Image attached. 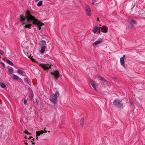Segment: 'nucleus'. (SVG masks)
Wrapping results in <instances>:
<instances>
[{
    "instance_id": "nucleus-1",
    "label": "nucleus",
    "mask_w": 145,
    "mask_h": 145,
    "mask_svg": "<svg viewBox=\"0 0 145 145\" xmlns=\"http://www.w3.org/2000/svg\"><path fill=\"white\" fill-rule=\"evenodd\" d=\"M25 16L23 14H20V19L21 22H24L25 20H27V22L30 23L31 22H33V24H37L38 26H41L44 24L39 20L36 19L35 17L32 15L30 13L29 10H27L26 12Z\"/></svg>"
},
{
    "instance_id": "nucleus-2",
    "label": "nucleus",
    "mask_w": 145,
    "mask_h": 145,
    "mask_svg": "<svg viewBox=\"0 0 145 145\" xmlns=\"http://www.w3.org/2000/svg\"><path fill=\"white\" fill-rule=\"evenodd\" d=\"M59 93L57 91L55 94L51 95L50 97V100L54 104H56L57 101V98L59 97Z\"/></svg>"
},
{
    "instance_id": "nucleus-3",
    "label": "nucleus",
    "mask_w": 145,
    "mask_h": 145,
    "mask_svg": "<svg viewBox=\"0 0 145 145\" xmlns=\"http://www.w3.org/2000/svg\"><path fill=\"white\" fill-rule=\"evenodd\" d=\"M114 105L117 106L118 108L122 107L123 104L121 103V101L118 99L115 100L113 102Z\"/></svg>"
},
{
    "instance_id": "nucleus-4",
    "label": "nucleus",
    "mask_w": 145,
    "mask_h": 145,
    "mask_svg": "<svg viewBox=\"0 0 145 145\" xmlns=\"http://www.w3.org/2000/svg\"><path fill=\"white\" fill-rule=\"evenodd\" d=\"M50 74L54 76V78L57 79L59 76V71L57 70L55 71L54 72H50Z\"/></svg>"
},
{
    "instance_id": "nucleus-5",
    "label": "nucleus",
    "mask_w": 145,
    "mask_h": 145,
    "mask_svg": "<svg viewBox=\"0 0 145 145\" xmlns=\"http://www.w3.org/2000/svg\"><path fill=\"white\" fill-rule=\"evenodd\" d=\"M49 64H39L40 66L42 67L45 70H48L49 69H51V66L52 65H49Z\"/></svg>"
},
{
    "instance_id": "nucleus-6",
    "label": "nucleus",
    "mask_w": 145,
    "mask_h": 145,
    "mask_svg": "<svg viewBox=\"0 0 145 145\" xmlns=\"http://www.w3.org/2000/svg\"><path fill=\"white\" fill-rule=\"evenodd\" d=\"M87 14L88 16H90L91 15L90 13L91 9L90 6L88 5H86L85 6Z\"/></svg>"
},
{
    "instance_id": "nucleus-7",
    "label": "nucleus",
    "mask_w": 145,
    "mask_h": 145,
    "mask_svg": "<svg viewBox=\"0 0 145 145\" xmlns=\"http://www.w3.org/2000/svg\"><path fill=\"white\" fill-rule=\"evenodd\" d=\"M100 28L101 27H99L97 26H96L94 27L93 29V32L94 33H95L96 32H98L99 33H100Z\"/></svg>"
},
{
    "instance_id": "nucleus-8",
    "label": "nucleus",
    "mask_w": 145,
    "mask_h": 145,
    "mask_svg": "<svg viewBox=\"0 0 145 145\" xmlns=\"http://www.w3.org/2000/svg\"><path fill=\"white\" fill-rule=\"evenodd\" d=\"M90 82L91 84L93 89L96 91H98V89H97V88L95 87V82L93 80L91 79L90 80Z\"/></svg>"
},
{
    "instance_id": "nucleus-9",
    "label": "nucleus",
    "mask_w": 145,
    "mask_h": 145,
    "mask_svg": "<svg viewBox=\"0 0 145 145\" xmlns=\"http://www.w3.org/2000/svg\"><path fill=\"white\" fill-rule=\"evenodd\" d=\"M103 42V39H99L97 40L95 42H94L93 45V46H95Z\"/></svg>"
},
{
    "instance_id": "nucleus-10",
    "label": "nucleus",
    "mask_w": 145,
    "mask_h": 145,
    "mask_svg": "<svg viewBox=\"0 0 145 145\" xmlns=\"http://www.w3.org/2000/svg\"><path fill=\"white\" fill-rule=\"evenodd\" d=\"M101 31L104 33H106L108 32L107 27H106L105 26H102L101 27Z\"/></svg>"
},
{
    "instance_id": "nucleus-11",
    "label": "nucleus",
    "mask_w": 145,
    "mask_h": 145,
    "mask_svg": "<svg viewBox=\"0 0 145 145\" xmlns=\"http://www.w3.org/2000/svg\"><path fill=\"white\" fill-rule=\"evenodd\" d=\"M13 78L14 80H22V79L21 78H20L18 76L15 74H13Z\"/></svg>"
},
{
    "instance_id": "nucleus-12",
    "label": "nucleus",
    "mask_w": 145,
    "mask_h": 145,
    "mask_svg": "<svg viewBox=\"0 0 145 145\" xmlns=\"http://www.w3.org/2000/svg\"><path fill=\"white\" fill-rule=\"evenodd\" d=\"M98 78L101 81H104L105 82H106L107 83L108 82V81L106 80L100 76H98Z\"/></svg>"
},
{
    "instance_id": "nucleus-13",
    "label": "nucleus",
    "mask_w": 145,
    "mask_h": 145,
    "mask_svg": "<svg viewBox=\"0 0 145 145\" xmlns=\"http://www.w3.org/2000/svg\"><path fill=\"white\" fill-rule=\"evenodd\" d=\"M36 133L37 136H40L41 134H42L44 133V131L43 130L38 131H37Z\"/></svg>"
},
{
    "instance_id": "nucleus-14",
    "label": "nucleus",
    "mask_w": 145,
    "mask_h": 145,
    "mask_svg": "<svg viewBox=\"0 0 145 145\" xmlns=\"http://www.w3.org/2000/svg\"><path fill=\"white\" fill-rule=\"evenodd\" d=\"M46 48V47L45 46H44L41 47V49L40 51V52L41 53H43L45 51V49Z\"/></svg>"
},
{
    "instance_id": "nucleus-15",
    "label": "nucleus",
    "mask_w": 145,
    "mask_h": 145,
    "mask_svg": "<svg viewBox=\"0 0 145 145\" xmlns=\"http://www.w3.org/2000/svg\"><path fill=\"white\" fill-rule=\"evenodd\" d=\"M32 26V24H26L25 25V26H24V28H28L29 29L31 28V26Z\"/></svg>"
},
{
    "instance_id": "nucleus-16",
    "label": "nucleus",
    "mask_w": 145,
    "mask_h": 145,
    "mask_svg": "<svg viewBox=\"0 0 145 145\" xmlns=\"http://www.w3.org/2000/svg\"><path fill=\"white\" fill-rule=\"evenodd\" d=\"M125 55H123V57H121L120 59V63H124V59L125 57Z\"/></svg>"
},
{
    "instance_id": "nucleus-17",
    "label": "nucleus",
    "mask_w": 145,
    "mask_h": 145,
    "mask_svg": "<svg viewBox=\"0 0 145 145\" xmlns=\"http://www.w3.org/2000/svg\"><path fill=\"white\" fill-rule=\"evenodd\" d=\"M46 43L45 41L44 40H42L40 41L39 44L41 45L44 46L46 45Z\"/></svg>"
},
{
    "instance_id": "nucleus-18",
    "label": "nucleus",
    "mask_w": 145,
    "mask_h": 145,
    "mask_svg": "<svg viewBox=\"0 0 145 145\" xmlns=\"http://www.w3.org/2000/svg\"><path fill=\"white\" fill-rule=\"evenodd\" d=\"M0 85L1 88H6V86L5 84L3 82H0Z\"/></svg>"
},
{
    "instance_id": "nucleus-19",
    "label": "nucleus",
    "mask_w": 145,
    "mask_h": 145,
    "mask_svg": "<svg viewBox=\"0 0 145 145\" xmlns=\"http://www.w3.org/2000/svg\"><path fill=\"white\" fill-rule=\"evenodd\" d=\"M80 125L82 127L84 123V119H82L81 120H80Z\"/></svg>"
},
{
    "instance_id": "nucleus-20",
    "label": "nucleus",
    "mask_w": 145,
    "mask_h": 145,
    "mask_svg": "<svg viewBox=\"0 0 145 145\" xmlns=\"http://www.w3.org/2000/svg\"><path fill=\"white\" fill-rule=\"evenodd\" d=\"M18 72L19 74H21L22 76H23V73L24 72L22 71L20 69H18Z\"/></svg>"
},
{
    "instance_id": "nucleus-21",
    "label": "nucleus",
    "mask_w": 145,
    "mask_h": 145,
    "mask_svg": "<svg viewBox=\"0 0 145 145\" xmlns=\"http://www.w3.org/2000/svg\"><path fill=\"white\" fill-rule=\"evenodd\" d=\"M42 1H40L37 3V5L39 7L41 6L42 5Z\"/></svg>"
},
{
    "instance_id": "nucleus-22",
    "label": "nucleus",
    "mask_w": 145,
    "mask_h": 145,
    "mask_svg": "<svg viewBox=\"0 0 145 145\" xmlns=\"http://www.w3.org/2000/svg\"><path fill=\"white\" fill-rule=\"evenodd\" d=\"M13 69L12 68H11L8 70V72L10 74H13Z\"/></svg>"
},
{
    "instance_id": "nucleus-23",
    "label": "nucleus",
    "mask_w": 145,
    "mask_h": 145,
    "mask_svg": "<svg viewBox=\"0 0 145 145\" xmlns=\"http://www.w3.org/2000/svg\"><path fill=\"white\" fill-rule=\"evenodd\" d=\"M54 60L51 59H49L48 60V63H53L54 62Z\"/></svg>"
},
{
    "instance_id": "nucleus-24",
    "label": "nucleus",
    "mask_w": 145,
    "mask_h": 145,
    "mask_svg": "<svg viewBox=\"0 0 145 145\" xmlns=\"http://www.w3.org/2000/svg\"><path fill=\"white\" fill-rule=\"evenodd\" d=\"M6 61L8 63V64L13 63L12 62H11L10 60H9L8 59H6Z\"/></svg>"
},
{
    "instance_id": "nucleus-25",
    "label": "nucleus",
    "mask_w": 145,
    "mask_h": 145,
    "mask_svg": "<svg viewBox=\"0 0 145 145\" xmlns=\"http://www.w3.org/2000/svg\"><path fill=\"white\" fill-rule=\"evenodd\" d=\"M131 23H133L134 24H137V22L134 20H131Z\"/></svg>"
},
{
    "instance_id": "nucleus-26",
    "label": "nucleus",
    "mask_w": 145,
    "mask_h": 145,
    "mask_svg": "<svg viewBox=\"0 0 145 145\" xmlns=\"http://www.w3.org/2000/svg\"><path fill=\"white\" fill-rule=\"evenodd\" d=\"M30 59L34 63H36V61L33 58V57H31V58H30Z\"/></svg>"
},
{
    "instance_id": "nucleus-27",
    "label": "nucleus",
    "mask_w": 145,
    "mask_h": 145,
    "mask_svg": "<svg viewBox=\"0 0 145 145\" xmlns=\"http://www.w3.org/2000/svg\"><path fill=\"white\" fill-rule=\"evenodd\" d=\"M33 137H29L28 138V139L26 141L27 142H30V141H31L30 140V139L31 138H32Z\"/></svg>"
},
{
    "instance_id": "nucleus-28",
    "label": "nucleus",
    "mask_w": 145,
    "mask_h": 145,
    "mask_svg": "<svg viewBox=\"0 0 145 145\" xmlns=\"http://www.w3.org/2000/svg\"><path fill=\"white\" fill-rule=\"evenodd\" d=\"M32 140H33L31 141L30 142L31 143H32V145L35 144V143L33 142L35 140V138L33 139Z\"/></svg>"
},
{
    "instance_id": "nucleus-29",
    "label": "nucleus",
    "mask_w": 145,
    "mask_h": 145,
    "mask_svg": "<svg viewBox=\"0 0 145 145\" xmlns=\"http://www.w3.org/2000/svg\"><path fill=\"white\" fill-rule=\"evenodd\" d=\"M5 53V52L4 51H2L1 50H0V54L1 55H3Z\"/></svg>"
},
{
    "instance_id": "nucleus-30",
    "label": "nucleus",
    "mask_w": 145,
    "mask_h": 145,
    "mask_svg": "<svg viewBox=\"0 0 145 145\" xmlns=\"http://www.w3.org/2000/svg\"><path fill=\"white\" fill-rule=\"evenodd\" d=\"M24 133L26 134H29L30 135H31V133H28V131H24Z\"/></svg>"
},
{
    "instance_id": "nucleus-31",
    "label": "nucleus",
    "mask_w": 145,
    "mask_h": 145,
    "mask_svg": "<svg viewBox=\"0 0 145 145\" xmlns=\"http://www.w3.org/2000/svg\"><path fill=\"white\" fill-rule=\"evenodd\" d=\"M27 101L26 99H24V103L25 105H26L27 104Z\"/></svg>"
},
{
    "instance_id": "nucleus-32",
    "label": "nucleus",
    "mask_w": 145,
    "mask_h": 145,
    "mask_svg": "<svg viewBox=\"0 0 145 145\" xmlns=\"http://www.w3.org/2000/svg\"><path fill=\"white\" fill-rule=\"evenodd\" d=\"M33 98V94H31L30 95V99L31 100H32Z\"/></svg>"
},
{
    "instance_id": "nucleus-33",
    "label": "nucleus",
    "mask_w": 145,
    "mask_h": 145,
    "mask_svg": "<svg viewBox=\"0 0 145 145\" xmlns=\"http://www.w3.org/2000/svg\"><path fill=\"white\" fill-rule=\"evenodd\" d=\"M43 24H44V23H43ZM43 25H44V24H43ZM37 26L38 27H39V28H38L39 30H40L41 29V27H41V26H38L37 25Z\"/></svg>"
},
{
    "instance_id": "nucleus-34",
    "label": "nucleus",
    "mask_w": 145,
    "mask_h": 145,
    "mask_svg": "<svg viewBox=\"0 0 145 145\" xmlns=\"http://www.w3.org/2000/svg\"><path fill=\"white\" fill-rule=\"evenodd\" d=\"M24 81H25V82H28V79L27 78H24Z\"/></svg>"
},
{
    "instance_id": "nucleus-35",
    "label": "nucleus",
    "mask_w": 145,
    "mask_h": 145,
    "mask_svg": "<svg viewBox=\"0 0 145 145\" xmlns=\"http://www.w3.org/2000/svg\"><path fill=\"white\" fill-rule=\"evenodd\" d=\"M96 2V0H92V2L94 5V3Z\"/></svg>"
},
{
    "instance_id": "nucleus-36",
    "label": "nucleus",
    "mask_w": 145,
    "mask_h": 145,
    "mask_svg": "<svg viewBox=\"0 0 145 145\" xmlns=\"http://www.w3.org/2000/svg\"><path fill=\"white\" fill-rule=\"evenodd\" d=\"M45 129H44V133H46V132H47V131L46 130H45Z\"/></svg>"
},
{
    "instance_id": "nucleus-37",
    "label": "nucleus",
    "mask_w": 145,
    "mask_h": 145,
    "mask_svg": "<svg viewBox=\"0 0 145 145\" xmlns=\"http://www.w3.org/2000/svg\"><path fill=\"white\" fill-rule=\"evenodd\" d=\"M38 136H37H37H36V139H37V140H38Z\"/></svg>"
},
{
    "instance_id": "nucleus-38",
    "label": "nucleus",
    "mask_w": 145,
    "mask_h": 145,
    "mask_svg": "<svg viewBox=\"0 0 145 145\" xmlns=\"http://www.w3.org/2000/svg\"><path fill=\"white\" fill-rule=\"evenodd\" d=\"M25 144L26 145H27L28 144V143L27 142H25Z\"/></svg>"
},
{
    "instance_id": "nucleus-39",
    "label": "nucleus",
    "mask_w": 145,
    "mask_h": 145,
    "mask_svg": "<svg viewBox=\"0 0 145 145\" xmlns=\"http://www.w3.org/2000/svg\"><path fill=\"white\" fill-rule=\"evenodd\" d=\"M25 24V23H22V25H24V24Z\"/></svg>"
},
{
    "instance_id": "nucleus-40",
    "label": "nucleus",
    "mask_w": 145,
    "mask_h": 145,
    "mask_svg": "<svg viewBox=\"0 0 145 145\" xmlns=\"http://www.w3.org/2000/svg\"><path fill=\"white\" fill-rule=\"evenodd\" d=\"M25 138L26 139H27V136H25Z\"/></svg>"
},
{
    "instance_id": "nucleus-41",
    "label": "nucleus",
    "mask_w": 145,
    "mask_h": 145,
    "mask_svg": "<svg viewBox=\"0 0 145 145\" xmlns=\"http://www.w3.org/2000/svg\"><path fill=\"white\" fill-rule=\"evenodd\" d=\"M2 65H3V66L4 67H5V64H2Z\"/></svg>"
},
{
    "instance_id": "nucleus-42",
    "label": "nucleus",
    "mask_w": 145,
    "mask_h": 145,
    "mask_svg": "<svg viewBox=\"0 0 145 145\" xmlns=\"http://www.w3.org/2000/svg\"><path fill=\"white\" fill-rule=\"evenodd\" d=\"M97 21H99V18H97Z\"/></svg>"
},
{
    "instance_id": "nucleus-43",
    "label": "nucleus",
    "mask_w": 145,
    "mask_h": 145,
    "mask_svg": "<svg viewBox=\"0 0 145 145\" xmlns=\"http://www.w3.org/2000/svg\"><path fill=\"white\" fill-rule=\"evenodd\" d=\"M35 0L36 2L38 1H39V0Z\"/></svg>"
},
{
    "instance_id": "nucleus-44",
    "label": "nucleus",
    "mask_w": 145,
    "mask_h": 145,
    "mask_svg": "<svg viewBox=\"0 0 145 145\" xmlns=\"http://www.w3.org/2000/svg\"><path fill=\"white\" fill-rule=\"evenodd\" d=\"M9 64L10 65H12V66H13V64Z\"/></svg>"
},
{
    "instance_id": "nucleus-45",
    "label": "nucleus",
    "mask_w": 145,
    "mask_h": 145,
    "mask_svg": "<svg viewBox=\"0 0 145 145\" xmlns=\"http://www.w3.org/2000/svg\"><path fill=\"white\" fill-rule=\"evenodd\" d=\"M121 65H122V66H124V64H121Z\"/></svg>"
},
{
    "instance_id": "nucleus-46",
    "label": "nucleus",
    "mask_w": 145,
    "mask_h": 145,
    "mask_svg": "<svg viewBox=\"0 0 145 145\" xmlns=\"http://www.w3.org/2000/svg\"><path fill=\"white\" fill-rule=\"evenodd\" d=\"M48 133H50V131H48Z\"/></svg>"
},
{
    "instance_id": "nucleus-47",
    "label": "nucleus",
    "mask_w": 145,
    "mask_h": 145,
    "mask_svg": "<svg viewBox=\"0 0 145 145\" xmlns=\"http://www.w3.org/2000/svg\"><path fill=\"white\" fill-rule=\"evenodd\" d=\"M0 63L2 64V63H2V62H1V63Z\"/></svg>"
},
{
    "instance_id": "nucleus-48",
    "label": "nucleus",
    "mask_w": 145,
    "mask_h": 145,
    "mask_svg": "<svg viewBox=\"0 0 145 145\" xmlns=\"http://www.w3.org/2000/svg\"><path fill=\"white\" fill-rule=\"evenodd\" d=\"M131 104H132V103L133 104V102H131Z\"/></svg>"
}]
</instances>
